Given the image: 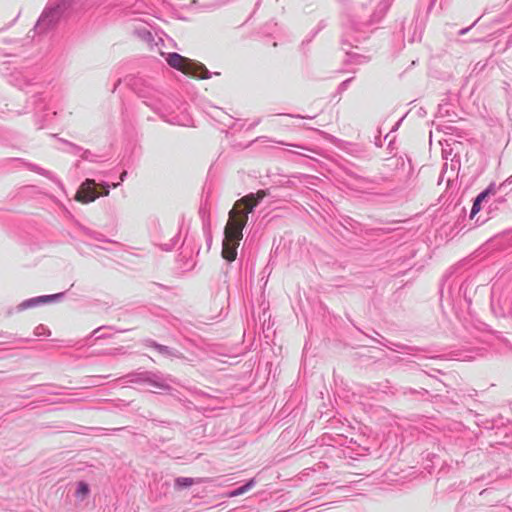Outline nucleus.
Listing matches in <instances>:
<instances>
[{
	"mask_svg": "<svg viewBox=\"0 0 512 512\" xmlns=\"http://www.w3.org/2000/svg\"><path fill=\"white\" fill-rule=\"evenodd\" d=\"M247 223V216L241 215L236 209H231L229 219L224 229L222 256L227 261H234L237 256V248L243 237V228Z\"/></svg>",
	"mask_w": 512,
	"mask_h": 512,
	"instance_id": "obj_1",
	"label": "nucleus"
},
{
	"mask_svg": "<svg viewBox=\"0 0 512 512\" xmlns=\"http://www.w3.org/2000/svg\"><path fill=\"white\" fill-rule=\"evenodd\" d=\"M166 61L171 67L181 71L189 77L197 79H205L208 77V70L203 64L186 58L178 53L168 54Z\"/></svg>",
	"mask_w": 512,
	"mask_h": 512,
	"instance_id": "obj_2",
	"label": "nucleus"
},
{
	"mask_svg": "<svg viewBox=\"0 0 512 512\" xmlns=\"http://www.w3.org/2000/svg\"><path fill=\"white\" fill-rule=\"evenodd\" d=\"M98 196H99V193L96 190L95 181L91 180V179H87L79 187V189L75 195V199L78 202L85 204V203L93 202Z\"/></svg>",
	"mask_w": 512,
	"mask_h": 512,
	"instance_id": "obj_3",
	"label": "nucleus"
},
{
	"mask_svg": "<svg viewBox=\"0 0 512 512\" xmlns=\"http://www.w3.org/2000/svg\"><path fill=\"white\" fill-rule=\"evenodd\" d=\"M257 204L258 199H255V195L249 194L238 200L232 209H236L241 215L248 217V213H250Z\"/></svg>",
	"mask_w": 512,
	"mask_h": 512,
	"instance_id": "obj_4",
	"label": "nucleus"
},
{
	"mask_svg": "<svg viewBox=\"0 0 512 512\" xmlns=\"http://www.w3.org/2000/svg\"><path fill=\"white\" fill-rule=\"evenodd\" d=\"M56 297H57V295L39 296V297H35V298L29 299V300L23 302L20 306L22 308H30V307H33V306L38 305V304L51 302Z\"/></svg>",
	"mask_w": 512,
	"mask_h": 512,
	"instance_id": "obj_5",
	"label": "nucleus"
},
{
	"mask_svg": "<svg viewBox=\"0 0 512 512\" xmlns=\"http://www.w3.org/2000/svg\"><path fill=\"white\" fill-rule=\"evenodd\" d=\"M488 194L489 190H485L476 197L471 209V217H474L481 210V203L486 199Z\"/></svg>",
	"mask_w": 512,
	"mask_h": 512,
	"instance_id": "obj_6",
	"label": "nucleus"
},
{
	"mask_svg": "<svg viewBox=\"0 0 512 512\" xmlns=\"http://www.w3.org/2000/svg\"><path fill=\"white\" fill-rule=\"evenodd\" d=\"M253 484H254V482H253V480H251L247 484H245V485L235 489L234 491H232L230 493V496L231 497H236V496L242 495L243 493L247 492L253 486Z\"/></svg>",
	"mask_w": 512,
	"mask_h": 512,
	"instance_id": "obj_7",
	"label": "nucleus"
},
{
	"mask_svg": "<svg viewBox=\"0 0 512 512\" xmlns=\"http://www.w3.org/2000/svg\"><path fill=\"white\" fill-rule=\"evenodd\" d=\"M89 492L88 485L84 482H80L77 489V494L81 496H86Z\"/></svg>",
	"mask_w": 512,
	"mask_h": 512,
	"instance_id": "obj_8",
	"label": "nucleus"
},
{
	"mask_svg": "<svg viewBox=\"0 0 512 512\" xmlns=\"http://www.w3.org/2000/svg\"><path fill=\"white\" fill-rule=\"evenodd\" d=\"M176 483L179 486H191L194 483V481L192 478L184 477V478H178L176 480Z\"/></svg>",
	"mask_w": 512,
	"mask_h": 512,
	"instance_id": "obj_9",
	"label": "nucleus"
},
{
	"mask_svg": "<svg viewBox=\"0 0 512 512\" xmlns=\"http://www.w3.org/2000/svg\"><path fill=\"white\" fill-rule=\"evenodd\" d=\"M266 192L264 190H259L257 191V193L255 194V199H258V202L260 200H262L265 196H266Z\"/></svg>",
	"mask_w": 512,
	"mask_h": 512,
	"instance_id": "obj_10",
	"label": "nucleus"
},
{
	"mask_svg": "<svg viewBox=\"0 0 512 512\" xmlns=\"http://www.w3.org/2000/svg\"><path fill=\"white\" fill-rule=\"evenodd\" d=\"M126 175H127V172H126V171H124V172L121 174V176H120L121 181H123V180H124V178H125V176H126Z\"/></svg>",
	"mask_w": 512,
	"mask_h": 512,
	"instance_id": "obj_11",
	"label": "nucleus"
}]
</instances>
